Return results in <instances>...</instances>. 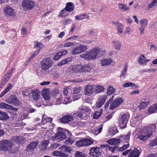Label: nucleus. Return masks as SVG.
I'll return each mask as SVG.
<instances>
[{
  "mask_svg": "<svg viewBox=\"0 0 157 157\" xmlns=\"http://www.w3.org/2000/svg\"><path fill=\"white\" fill-rule=\"evenodd\" d=\"M6 102L15 106L19 105L21 104L20 101L17 99V98L15 96H13L10 99V100H7Z\"/></svg>",
  "mask_w": 157,
  "mask_h": 157,
  "instance_id": "18",
  "label": "nucleus"
},
{
  "mask_svg": "<svg viewBox=\"0 0 157 157\" xmlns=\"http://www.w3.org/2000/svg\"><path fill=\"white\" fill-rule=\"evenodd\" d=\"M5 13L7 15L13 17L15 15V13L13 9L9 6L6 7L4 10Z\"/></svg>",
  "mask_w": 157,
  "mask_h": 157,
  "instance_id": "22",
  "label": "nucleus"
},
{
  "mask_svg": "<svg viewBox=\"0 0 157 157\" xmlns=\"http://www.w3.org/2000/svg\"><path fill=\"white\" fill-rule=\"evenodd\" d=\"M9 118V117L6 113L0 111V120H6Z\"/></svg>",
  "mask_w": 157,
  "mask_h": 157,
  "instance_id": "42",
  "label": "nucleus"
},
{
  "mask_svg": "<svg viewBox=\"0 0 157 157\" xmlns=\"http://www.w3.org/2000/svg\"><path fill=\"white\" fill-rule=\"evenodd\" d=\"M73 119V116L70 115H67L64 116L60 119L61 123H66L72 121Z\"/></svg>",
  "mask_w": 157,
  "mask_h": 157,
  "instance_id": "19",
  "label": "nucleus"
},
{
  "mask_svg": "<svg viewBox=\"0 0 157 157\" xmlns=\"http://www.w3.org/2000/svg\"><path fill=\"white\" fill-rule=\"evenodd\" d=\"M113 117L112 115L111 114H109L107 115L105 117V119L103 121L104 122H105L108 120H109L112 118Z\"/></svg>",
  "mask_w": 157,
  "mask_h": 157,
  "instance_id": "62",
  "label": "nucleus"
},
{
  "mask_svg": "<svg viewBox=\"0 0 157 157\" xmlns=\"http://www.w3.org/2000/svg\"><path fill=\"white\" fill-rule=\"evenodd\" d=\"M115 26L117 28V29L118 32L120 33H122L123 31V25L121 24L119 22L116 23L115 24Z\"/></svg>",
  "mask_w": 157,
  "mask_h": 157,
  "instance_id": "43",
  "label": "nucleus"
},
{
  "mask_svg": "<svg viewBox=\"0 0 157 157\" xmlns=\"http://www.w3.org/2000/svg\"><path fill=\"white\" fill-rule=\"evenodd\" d=\"M115 91V89L112 86H109L107 89V93L108 95H110L113 93Z\"/></svg>",
  "mask_w": 157,
  "mask_h": 157,
  "instance_id": "45",
  "label": "nucleus"
},
{
  "mask_svg": "<svg viewBox=\"0 0 157 157\" xmlns=\"http://www.w3.org/2000/svg\"><path fill=\"white\" fill-rule=\"evenodd\" d=\"M118 6L119 9L123 12H125L126 11L129 10V8L127 6V5L122 3H118Z\"/></svg>",
  "mask_w": 157,
  "mask_h": 157,
  "instance_id": "37",
  "label": "nucleus"
},
{
  "mask_svg": "<svg viewBox=\"0 0 157 157\" xmlns=\"http://www.w3.org/2000/svg\"><path fill=\"white\" fill-rule=\"evenodd\" d=\"M71 73H81L82 72V66L81 65L77 64L72 66L69 68Z\"/></svg>",
  "mask_w": 157,
  "mask_h": 157,
  "instance_id": "15",
  "label": "nucleus"
},
{
  "mask_svg": "<svg viewBox=\"0 0 157 157\" xmlns=\"http://www.w3.org/2000/svg\"><path fill=\"white\" fill-rule=\"evenodd\" d=\"M149 101L147 100L142 101L139 105V108L142 109L146 107L149 104Z\"/></svg>",
  "mask_w": 157,
  "mask_h": 157,
  "instance_id": "36",
  "label": "nucleus"
},
{
  "mask_svg": "<svg viewBox=\"0 0 157 157\" xmlns=\"http://www.w3.org/2000/svg\"><path fill=\"white\" fill-rule=\"evenodd\" d=\"M117 150V146H115L114 147H110L109 145V146L108 148H107V150H109L110 151H111L112 152H113L115 150Z\"/></svg>",
  "mask_w": 157,
  "mask_h": 157,
  "instance_id": "60",
  "label": "nucleus"
},
{
  "mask_svg": "<svg viewBox=\"0 0 157 157\" xmlns=\"http://www.w3.org/2000/svg\"><path fill=\"white\" fill-rule=\"evenodd\" d=\"M94 85H89L86 86L84 89L85 94L86 95H90L95 94Z\"/></svg>",
  "mask_w": 157,
  "mask_h": 157,
  "instance_id": "11",
  "label": "nucleus"
},
{
  "mask_svg": "<svg viewBox=\"0 0 157 157\" xmlns=\"http://www.w3.org/2000/svg\"><path fill=\"white\" fill-rule=\"evenodd\" d=\"M14 70L15 68H14L12 67L11 69L5 75L2 80L7 82L10 79L11 76L12 75Z\"/></svg>",
  "mask_w": 157,
  "mask_h": 157,
  "instance_id": "21",
  "label": "nucleus"
},
{
  "mask_svg": "<svg viewBox=\"0 0 157 157\" xmlns=\"http://www.w3.org/2000/svg\"><path fill=\"white\" fill-rule=\"evenodd\" d=\"M148 61V59H145V57L143 54L140 55L138 59V63L142 65L146 64L147 62Z\"/></svg>",
  "mask_w": 157,
  "mask_h": 157,
  "instance_id": "26",
  "label": "nucleus"
},
{
  "mask_svg": "<svg viewBox=\"0 0 157 157\" xmlns=\"http://www.w3.org/2000/svg\"><path fill=\"white\" fill-rule=\"evenodd\" d=\"M100 150L99 147H93L90 150V155L93 156L98 157L101 154Z\"/></svg>",
  "mask_w": 157,
  "mask_h": 157,
  "instance_id": "16",
  "label": "nucleus"
},
{
  "mask_svg": "<svg viewBox=\"0 0 157 157\" xmlns=\"http://www.w3.org/2000/svg\"><path fill=\"white\" fill-rule=\"evenodd\" d=\"M44 121H46V122H47L51 123L52 121V118L50 117H48L46 119L43 118L41 123L43 124H45V123L44 122Z\"/></svg>",
  "mask_w": 157,
  "mask_h": 157,
  "instance_id": "55",
  "label": "nucleus"
},
{
  "mask_svg": "<svg viewBox=\"0 0 157 157\" xmlns=\"http://www.w3.org/2000/svg\"><path fill=\"white\" fill-rule=\"evenodd\" d=\"M32 98L35 101H37L40 98L39 91L37 89L32 90L31 92Z\"/></svg>",
  "mask_w": 157,
  "mask_h": 157,
  "instance_id": "17",
  "label": "nucleus"
},
{
  "mask_svg": "<svg viewBox=\"0 0 157 157\" xmlns=\"http://www.w3.org/2000/svg\"><path fill=\"white\" fill-rule=\"evenodd\" d=\"M124 102V99L122 97H120L116 98L113 101H112L110 103V109H113L118 107L122 104Z\"/></svg>",
  "mask_w": 157,
  "mask_h": 157,
  "instance_id": "8",
  "label": "nucleus"
},
{
  "mask_svg": "<svg viewBox=\"0 0 157 157\" xmlns=\"http://www.w3.org/2000/svg\"><path fill=\"white\" fill-rule=\"evenodd\" d=\"M13 143L10 140H2L0 141V150L4 152L13 153L15 152L12 151Z\"/></svg>",
  "mask_w": 157,
  "mask_h": 157,
  "instance_id": "2",
  "label": "nucleus"
},
{
  "mask_svg": "<svg viewBox=\"0 0 157 157\" xmlns=\"http://www.w3.org/2000/svg\"><path fill=\"white\" fill-rule=\"evenodd\" d=\"M82 72H88L91 70V68L87 65L82 66Z\"/></svg>",
  "mask_w": 157,
  "mask_h": 157,
  "instance_id": "53",
  "label": "nucleus"
},
{
  "mask_svg": "<svg viewBox=\"0 0 157 157\" xmlns=\"http://www.w3.org/2000/svg\"><path fill=\"white\" fill-rule=\"evenodd\" d=\"M157 3V0H154L148 5V8H151L153 6H156Z\"/></svg>",
  "mask_w": 157,
  "mask_h": 157,
  "instance_id": "64",
  "label": "nucleus"
},
{
  "mask_svg": "<svg viewBox=\"0 0 157 157\" xmlns=\"http://www.w3.org/2000/svg\"><path fill=\"white\" fill-rule=\"evenodd\" d=\"M114 48L117 50H120L121 47V43L118 40H114L113 41Z\"/></svg>",
  "mask_w": 157,
  "mask_h": 157,
  "instance_id": "38",
  "label": "nucleus"
},
{
  "mask_svg": "<svg viewBox=\"0 0 157 157\" xmlns=\"http://www.w3.org/2000/svg\"><path fill=\"white\" fill-rule=\"evenodd\" d=\"M41 68L43 70H46L52 66V61L50 58H47L41 63Z\"/></svg>",
  "mask_w": 157,
  "mask_h": 157,
  "instance_id": "10",
  "label": "nucleus"
},
{
  "mask_svg": "<svg viewBox=\"0 0 157 157\" xmlns=\"http://www.w3.org/2000/svg\"><path fill=\"white\" fill-rule=\"evenodd\" d=\"M135 86V84L131 82H126L123 85V86L124 87H134Z\"/></svg>",
  "mask_w": 157,
  "mask_h": 157,
  "instance_id": "59",
  "label": "nucleus"
},
{
  "mask_svg": "<svg viewBox=\"0 0 157 157\" xmlns=\"http://www.w3.org/2000/svg\"><path fill=\"white\" fill-rule=\"evenodd\" d=\"M151 136V132L145 129H140L137 133V137L141 141L147 140Z\"/></svg>",
  "mask_w": 157,
  "mask_h": 157,
  "instance_id": "4",
  "label": "nucleus"
},
{
  "mask_svg": "<svg viewBox=\"0 0 157 157\" xmlns=\"http://www.w3.org/2000/svg\"><path fill=\"white\" fill-rule=\"evenodd\" d=\"M129 117V114L128 113L123 114L120 116L119 118L118 123L121 128L124 129L126 128Z\"/></svg>",
  "mask_w": 157,
  "mask_h": 157,
  "instance_id": "5",
  "label": "nucleus"
},
{
  "mask_svg": "<svg viewBox=\"0 0 157 157\" xmlns=\"http://www.w3.org/2000/svg\"><path fill=\"white\" fill-rule=\"evenodd\" d=\"M71 59L70 58H67L63 60L61 62L59 63L58 64V65L59 66H61L63 65L64 64L68 63L69 62L71 61Z\"/></svg>",
  "mask_w": 157,
  "mask_h": 157,
  "instance_id": "44",
  "label": "nucleus"
},
{
  "mask_svg": "<svg viewBox=\"0 0 157 157\" xmlns=\"http://www.w3.org/2000/svg\"><path fill=\"white\" fill-rule=\"evenodd\" d=\"M44 44L39 42H36L34 45V48L38 47L40 48L39 49H40V50L41 49L44 48Z\"/></svg>",
  "mask_w": 157,
  "mask_h": 157,
  "instance_id": "50",
  "label": "nucleus"
},
{
  "mask_svg": "<svg viewBox=\"0 0 157 157\" xmlns=\"http://www.w3.org/2000/svg\"><path fill=\"white\" fill-rule=\"evenodd\" d=\"M48 93L49 92L47 90L45 89L42 91V96L45 101H48L50 99Z\"/></svg>",
  "mask_w": 157,
  "mask_h": 157,
  "instance_id": "33",
  "label": "nucleus"
},
{
  "mask_svg": "<svg viewBox=\"0 0 157 157\" xmlns=\"http://www.w3.org/2000/svg\"><path fill=\"white\" fill-rule=\"evenodd\" d=\"M77 115L78 117L83 119L86 120L89 117L90 115H86V113H83L81 111L77 112L74 114Z\"/></svg>",
  "mask_w": 157,
  "mask_h": 157,
  "instance_id": "27",
  "label": "nucleus"
},
{
  "mask_svg": "<svg viewBox=\"0 0 157 157\" xmlns=\"http://www.w3.org/2000/svg\"><path fill=\"white\" fill-rule=\"evenodd\" d=\"M72 89L74 94H77L79 93L82 90V88L79 87H74Z\"/></svg>",
  "mask_w": 157,
  "mask_h": 157,
  "instance_id": "47",
  "label": "nucleus"
},
{
  "mask_svg": "<svg viewBox=\"0 0 157 157\" xmlns=\"http://www.w3.org/2000/svg\"><path fill=\"white\" fill-rule=\"evenodd\" d=\"M87 49L86 46L83 45H80L78 47L75 48L72 51L73 55H76L80 53L86 51Z\"/></svg>",
  "mask_w": 157,
  "mask_h": 157,
  "instance_id": "13",
  "label": "nucleus"
},
{
  "mask_svg": "<svg viewBox=\"0 0 157 157\" xmlns=\"http://www.w3.org/2000/svg\"><path fill=\"white\" fill-rule=\"evenodd\" d=\"M141 152V149L140 148H135L129 154L128 157H138Z\"/></svg>",
  "mask_w": 157,
  "mask_h": 157,
  "instance_id": "20",
  "label": "nucleus"
},
{
  "mask_svg": "<svg viewBox=\"0 0 157 157\" xmlns=\"http://www.w3.org/2000/svg\"><path fill=\"white\" fill-rule=\"evenodd\" d=\"M122 140L121 137L120 139L113 138L108 140L107 142L111 145H114L120 143Z\"/></svg>",
  "mask_w": 157,
  "mask_h": 157,
  "instance_id": "23",
  "label": "nucleus"
},
{
  "mask_svg": "<svg viewBox=\"0 0 157 157\" xmlns=\"http://www.w3.org/2000/svg\"><path fill=\"white\" fill-rule=\"evenodd\" d=\"M114 97V96H112L111 97L109 101H107L105 105V108H107L109 106V103L110 102V103L111 102L113 101Z\"/></svg>",
  "mask_w": 157,
  "mask_h": 157,
  "instance_id": "61",
  "label": "nucleus"
},
{
  "mask_svg": "<svg viewBox=\"0 0 157 157\" xmlns=\"http://www.w3.org/2000/svg\"><path fill=\"white\" fill-rule=\"evenodd\" d=\"M141 26L145 27L147 25L148 21L146 19H142L140 20Z\"/></svg>",
  "mask_w": 157,
  "mask_h": 157,
  "instance_id": "48",
  "label": "nucleus"
},
{
  "mask_svg": "<svg viewBox=\"0 0 157 157\" xmlns=\"http://www.w3.org/2000/svg\"><path fill=\"white\" fill-rule=\"evenodd\" d=\"M0 108L14 109L15 110H17L16 108H14L12 106L3 102L0 104Z\"/></svg>",
  "mask_w": 157,
  "mask_h": 157,
  "instance_id": "29",
  "label": "nucleus"
},
{
  "mask_svg": "<svg viewBox=\"0 0 157 157\" xmlns=\"http://www.w3.org/2000/svg\"><path fill=\"white\" fill-rule=\"evenodd\" d=\"M75 45V43L73 42H67L64 44L65 47H70L74 46Z\"/></svg>",
  "mask_w": 157,
  "mask_h": 157,
  "instance_id": "54",
  "label": "nucleus"
},
{
  "mask_svg": "<svg viewBox=\"0 0 157 157\" xmlns=\"http://www.w3.org/2000/svg\"><path fill=\"white\" fill-rule=\"evenodd\" d=\"M74 139L72 138H70L65 142V143L67 145H71L74 142Z\"/></svg>",
  "mask_w": 157,
  "mask_h": 157,
  "instance_id": "57",
  "label": "nucleus"
},
{
  "mask_svg": "<svg viewBox=\"0 0 157 157\" xmlns=\"http://www.w3.org/2000/svg\"><path fill=\"white\" fill-rule=\"evenodd\" d=\"M79 109L81 111L86 113L87 115H90L91 111L89 107L84 106H82L79 107Z\"/></svg>",
  "mask_w": 157,
  "mask_h": 157,
  "instance_id": "24",
  "label": "nucleus"
},
{
  "mask_svg": "<svg viewBox=\"0 0 157 157\" xmlns=\"http://www.w3.org/2000/svg\"><path fill=\"white\" fill-rule=\"evenodd\" d=\"M52 155L54 156H59L61 157H67L68 155L61 151H56L52 153Z\"/></svg>",
  "mask_w": 157,
  "mask_h": 157,
  "instance_id": "31",
  "label": "nucleus"
},
{
  "mask_svg": "<svg viewBox=\"0 0 157 157\" xmlns=\"http://www.w3.org/2000/svg\"><path fill=\"white\" fill-rule=\"evenodd\" d=\"M93 143V142L90 139H86L76 142L75 144L78 147H81L90 145Z\"/></svg>",
  "mask_w": 157,
  "mask_h": 157,
  "instance_id": "9",
  "label": "nucleus"
},
{
  "mask_svg": "<svg viewBox=\"0 0 157 157\" xmlns=\"http://www.w3.org/2000/svg\"><path fill=\"white\" fill-rule=\"evenodd\" d=\"M39 143V141L38 140L31 142L27 146L26 149V151L29 152L34 151L38 145Z\"/></svg>",
  "mask_w": 157,
  "mask_h": 157,
  "instance_id": "14",
  "label": "nucleus"
},
{
  "mask_svg": "<svg viewBox=\"0 0 157 157\" xmlns=\"http://www.w3.org/2000/svg\"><path fill=\"white\" fill-rule=\"evenodd\" d=\"M106 53V51L101 49L95 47L89 52L80 55L81 57L85 60L93 59L99 58Z\"/></svg>",
  "mask_w": 157,
  "mask_h": 157,
  "instance_id": "1",
  "label": "nucleus"
},
{
  "mask_svg": "<svg viewBox=\"0 0 157 157\" xmlns=\"http://www.w3.org/2000/svg\"><path fill=\"white\" fill-rule=\"evenodd\" d=\"M142 119V115L139 114H136L133 118V121H136V122L141 121Z\"/></svg>",
  "mask_w": 157,
  "mask_h": 157,
  "instance_id": "49",
  "label": "nucleus"
},
{
  "mask_svg": "<svg viewBox=\"0 0 157 157\" xmlns=\"http://www.w3.org/2000/svg\"><path fill=\"white\" fill-rule=\"evenodd\" d=\"M49 143V142L48 140H45L42 141L40 146V150L43 151L46 150Z\"/></svg>",
  "mask_w": 157,
  "mask_h": 157,
  "instance_id": "32",
  "label": "nucleus"
},
{
  "mask_svg": "<svg viewBox=\"0 0 157 157\" xmlns=\"http://www.w3.org/2000/svg\"><path fill=\"white\" fill-rule=\"evenodd\" d=\"M89 17L88 16H87L86 14H84L76 16H75V18L76 19L80 20L85 19H88Z\"/></svg>",
  "mask_w": 157,
  "mask_h": 157,
  "instance_id": "41",
  "label": "nucleus"
},
{
  "mask_svg": "<svg viewBox=\"0 0 157 157\" xmlns=\"http://www.w3.org/2000/svg\"><path fill=\"white\" fill-rule=\"evenodd\" d=\"M156 126L155 124H152L148 126L147 128H145L147 130L148 132H151V136L152 135V133L154 132L156 129Z\"/></svg>",
  "mask_w": 157,
  "mask_h": 157,
  "instance_id": "40",
  "label": "nucleus"
},
{
  "mask_svg": "<svg viewBox=\"0 0 157 157\" xmlns=\"http://www.w3.org/2000/svg\"><path fill=\"white\" fill-rule=\"evenodd\" d=\"M127 70V67L126 65H125L124 67V70L122 71L121 75H120V77L123 78H124L125 77Z\"/></svg>",
  "mask_w": 157,
  "mask_h": 157,
  "instance_id": "51",
  "label": "nucleus"
},
{
  "mask_svg": "<svg viewBox=\"0 0 157 157\" xmlns=\"http://www.w3.org/2000/svg\"><path fill=\"white\" fill-rule=\"evenodd\" d=\"M148 111L150 113L157 112V103L150 106L149 108Z\"/></svg>",
  "mask_w": 157,
  "mask_h": 157,
  "instance_id": "39",
  "label": "nucleus"
},
{
  "mask_svg": "<svg viewBox=\"0 0 157 157\" xmlns=\"http://www.w3.org/2000/svg\"><path fill=\"white\" fill-rule=\"evenodd\" d=\"M94 88L95 94L100 93L105 90L104 86L99 85H94Z\"/></svg>",
  "mask_w": 157,
  "mask_h": 157,
  "instance_id": "28",
  "label": "nucleus"
},
{
  "mask_svg": "<svg viewBox=\"0 0 157 157\" xmlns=\"http://www.w3.org/2000/svg\"><path fill=\"white\" fill-rule=\"evenodd\" d=\"M107 96V95L106 94L100 96L98 98V102L96 104V107L98 108L101 107L105 103Z\"/></svg>",
  "mask_w": 157,
  "mask_h": 157,
  "instance_id": "12",
  "label": "nucleus"
},
{
  "mask_svg": "<svg viewBox=\"0 0 157 157\" xmlns=\"http://www.w3.org/2000/svg\"><path fill=\"white\" fill-rule=\"evenodd\" d=\"M35 2L33 0H24L22 6L24 10H31L35 6Z\"/></svg>",
  "mask_w": 157,
  "mask_h": 157,
  "instance_id": "6",
  "label": "nucleus"
},
{
  "mask_svg": "<svg viewBox=\"0 0 157 157\" xmlns=\"http://www.w3.org/2000/svg\"><path fill=\"white\" fill-rule=\"evenodd\" d=\"M72 101L71 99V97H67L64 98L63 103L64 104H67L70 103Z\"/></svg>",
  "mask_w": 157,
  "mask_h": 157,
  "instance_id": "58",
  "label": "nucleus"
},
{
  "mask_svg": "<svg viewBox=\"0 0 157 157\" xmlns=\"http://www.w3.org/2000/svg\"><path fill=\"white\" fill-rule=\"evenodd\" d=\"M149 145L151 147L157 145V136L154 140L150 142Z\"/></svg>",
  "mask_w": 157,
  "mask_h": 157,
  "instance_id": "56",
  "label": "nucleus"
},
{
  "mask_svg": "<svg viewBox=\"0 0 157 157\" xmlns=\"http://www.w3.org/2000/svg\"><path fill=\"white\" fill-rule=\"evenodd\" d=\"M68 14V13H66V10L65 9H63L60 11L58 16L64 17H67Z\"/></svg>",
  "mask_w": 157,
  "mask_h": 157,
  "instance_id": "46",
  "label": "nucleus"
},
{
  "mask_svg": "<svg viewBox=\"0 0 157 157\" xmlns=\"http://www.w3.org/2000/svg\"><path fill=\"white\" fill-rule=\"evenodd\" d=\"M13 87V85L11 83L8 84L6 88L0 94V98L4 96L6 93L10 91Z\"/></svg>",
  "mask_w": 157,
  "mask_h": 157,
  "instance_id": "25",
  "label": "nucleus"
},
{
  "mask_svg": "<svg viewBox=\"0 0 157 157\" xmlns=\"http://www.w3.org/2000/svg\"><path fill=\"white\" fill-rule=\"evenodd\" d=\"M103 112V109H101L96 111L93 114V117L94 119H98L101 116Z\"/></svg>",
  "mask_w": 157,
  "mask_h": 157,
  "instance_id": "35",
  "label": "nucleus"
},
{
  "mask_svg": "<svg viewBox=\"0 0 157 157\" xmlns=\"http://www.w3.org/2000/svg\"><path fill=\"white\" fill-rule=\"evenodd\" d=\"M75 155L76 157H86V155L84 153L79 151L76 152Z\"/></svg>",
  "mask_w": 157,
  "mask_h": 157,
  "instance_id": "52",
  "label": "nucleus"
},
{
  "mask_svg": "<svg viewBox=\"0 0 157 157\" xmlns=\"http://www.w3.org/2000/svg\"><path fill=\"white\" fill-rule=\"evenodd\" d=\"M62 56V54L59 52L56 54L54 57V59L55 60H57L59 59Z\"/></svg>",
  "mask_w": 157,
  "mask_h": 157,
  "instance_id": "63",
  "label": "nucleus"
},
{
  "mask_svg": "<svg viewBox=\"0 0 157 157\" xmlns=\"http://www.w3.org/2000/svg\"><path fill=\"white\" fill-rule=\"evenodd\" d=\"M57 133L54 136L51 137L53 141L58 140L60 141L66 138V135L65 132H67L68 134L71 135V132L67 129H65L61 128H58L57 129Z\"/></svg>",
  "mask_w": 157,
  "mask_h": 157,
  "instance_id": "3",
  "label": "nucleus"
},
{
  "mask_svg": "<svg viewBox=\"0 0 157 157\" xmlns=\"http://www.w3.org/2000/svg\"><path fill=\"white\" fill-rule=\"evenodd\" d=\"M101 64L102 66L109 65L112 63L113 60L110 59H104L101 60Z\"/></svg>",
  "mask_w": 157,
  "mask_h": 157,
  "instance_id": "34",
  "label": "nucleus"
},
{
  "mask_svg": "<svg viewBox=\"0 0 157 157\" xmlns=\"http://www.w3.org/2000/svg\"><path fill=\"white\" fill-rule=\"evenodd\" d=\"M74 7V4L72 2H68L65 8L63 9H65L67 11L71 12L73 10Z\"/></svg>",
  "mask_w": 157,
  "mask_h": 157,
  "instance_id": "30",
  "label": "nucleus"
},
{
  "mask_svg": "<svg viewBox=\"0 0 157 157\" xmlns=\"http://www.w3.org/2000/svg\"><path fill=\"white\" fill-rule=\"evenodd\" d=\"M131 135V133L130 132H128L127 134L126 135H124L121 137L122 139H124V141L126 142L127 144H124L122 147L119 148L117 147V151H122L126 149L129 146V144L128 143L129 139L130 136Z\"/></svg>",
  "mask_w": 157,
  "mask_h": 157,
  "instance_id": "7",
  "label": "nucleus"
}]
</instances>
